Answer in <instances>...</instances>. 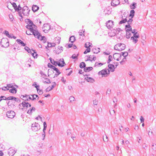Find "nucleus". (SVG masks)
Masks as SVG:
<instances>
[{
	"instance_id": "15",
	"label": "nucleus",
	"mask_w": 156,
	"mask_h": 156,
	"mask_svg": "<svg viewBox=\"0 0 156 156\" xmlns=\"http://www.w3.org/2000/svg\"><path fill=\"white\" fill-rule=\"evenodd\" d=\"M108 67L111 72H113L114 71L115 68L113 65L109 64L108 65Z\"/></svg>"
},
{
	"instance_id": "61",
	"label": "nucleus",
	"mask_w": 156,
	"mask_h": 156,
	"mask_svg": "<svg viewBox=\"0 0 156 156\" xmlns=\"http://www.w3.org/2000/svg\"><path fill=\"white\" fill-rule=\"evenodd\" d=\"M4 34L7 36H8L9 35V32L7 30H5L4 32Z\"/></svg>"
},
{
	"instance_id": "50",
	"label": "nucleus",
	"mask_w": 156,
	"mask_h": 156,
	"mask_svg": "<svg viewBox=\"0 0 156 156\" xmlns=\"http://www.w3.org/2000/svg\"><path fill=\"white\" fill-rule=\"evenodd\" d=\"M112 57L111 55H109L108 57V61L107 63H109L110 61L112 60Z\"/></svg>"
},
{
	"instance_id": "34",
	"label": "nucleus",
	"mask_w": 156,
	"mask_h": 156,
	"mask_svg": "<svg viewBox=\"0 0 156 156\" xmlns=\"http://www.w3.org/2000/svg\"><path fill=\"white\" fill-rule=\"evenodd\" d=\"M26 95H27L26 94H25V95H21V97L22 98V99L23 100L28 101V97H26Z\"/></svg>"
},
{
	"instance_id": "32",
	"label": "nucleus",
	"mask_w": 156,
	"mask_h": 156,
	"mask_svg": "<svg viewBox=\"0 0 156 156\" xmlns=\"http://www.w3.org/2000/svg\"><path fill=\"white\" fill-rule=\"evenodd\" d=\"M86 64L85 62H81L80 65V67L81 68H83L85 67Z\"/></svg>"
},
{
	"instance_id": "51",
	"label": "nucleus",
	"mask_w": 156,
	"mask_h": 156,
	"mask_svg": "<svg viewBox=\"0 0 156 156\" xmlns=\"http://www.w3.org/2000/svg\"><path fill=\"white\" fill-rule=\"evenodd\" d=\"M53 85H52L51 87L50 88L52 90L53 88H54L56 85V83L55 82H53L52 83Z\"/></svg>"
},
{
	"instance_id": "38",
	"label": "nucleus",
	"mask_w": 156,
	"mask_h": 156,
	"mask_svg": "<svg viewBox=\"0 0 156 156\" xmlns=\"http://www.w3.org/2000/svg\"><path fill=\"white\" fill-rule=\"evenodd\" d=\"M24 49H25V50L26 51H27L28 53H31V51L30 49V48L27 47H25Z\"/></svg>"
},
{
	"instance_id": "8",
	"label": "nucleus",
	"mask_w": 156,
	"mask_h": 156,
	"mask_svg": "<svg viewBox=\"0 0 156 156\" xmlns=\"http://www.w3.org/2000/svg\"><path fill=\"white\" fill-rule=\"evenodd\" d=\"M120 3L119 0H112L111 3V5L114 7L120 4Z\"/></svg>"
},
{
	"instance_id": "45",
	"label": "nucleus",
	"mask_w": 156,
	"mask_h": 156,
	"mask_svg": "<svg viewBox=\"0 0 156 156\" xmlns=\"http://www.w3.org/2000/svg\"><path fill=\"white\" fill-rule=\"evenodd\" d=\"M45 136V132H42V133L41 137H42V140H44Z\"/></svg>"
},
{
	"instance_id": "13",
	"label": "nucleus",
	"mask_w": 156,
	"mask_h": 156,
	"mask_svg": "<svg viewBox=\"0 0 156 156\" xmlns=\"http://www.w3.org/2000/svg\"><path fill=\"white\" fill-rule=\"evenodd\" d=\"M107 74V71L105 69H103L98 73L99 75H101L102 76H105V75Z\"/></svg>"
},
{
	"instance_id": "4",
	"label": "nucleus",
	"mask_w": 156,
	"mask_h": 156,
	"mask_svg": "<svg viewBox=\"0 0 156 156\" xmlns=\"http://www.w3.org/2000/svg\"><path fill=\"white\" fill-rule=\"evenodd\" d=\"M40 129V126L38 123L36 122L32 124L31 126V129L32 130L36 132L37 131Z\"/></svg>"
},
{
	"instance_id": "16",
	"label": "nucleus",
	"mask_w": 156,
	"mask_h": 156,
	"mask_svg": "<svg viewBox=\"0 0 156 156\" xmlns=\"http://www.w3.org/2000/svg\"><path fill=\"white\" fill-rule=\"evenodd\" d=\"M26 22L27 24V25H33V26H34V27H36V26L33 24V22L29 19H27L26 20Z\"/></svg>"
},
{
	"instance_id": "26",
	"label": "nucleus",
	"mask_w": 156,
	"mask_h": 156,
	"mask_svg": "<svg viewBox=\"0 0 156 156\" xmlns=\"http://www.w3.org/2000/svg\"><path fill=\"white\" fill-rule=\"evenodd\" d=\"M136 3L135 2H133V3L130 5V7L131 9H134L136 8Z\"/></svg>"
},
{
	"instance_id": "54",
	"label": "nucleus",
	"mask_w": 156,
	"mask_h": 156,
	"mask_svg": "<svg viewBox=\"0 0 156 156\" xmlns=\"http://www.w3.org/2000/svg\"><path fill=\"white\" fill-rule=\"evenodd\" d=\"M84 30L83 31V32L82 31V30H81V31H80L79 32V34L80 35V36H82L83 35V36H84Z\"/></svg>"
},
{
	"instance_id": "49",
	"label": "nucleus",
	"mask_w": 156,
	"mask_h": 156,
	"mask_svg": "<svg viewBox=\"0 0 156 156\" xmlns=\"http://www.w3.org/2000/svg\"><path fill=\"white\" fill-rule=\"evenodd\" d=\"M152 146V149L153 150L156 151V144H153Z\"/></svg>"
},
{
	"instance_id": "60",
	"label": "nucleus",
	"mask_w": 156,
	"mask_h": 156,
	"mask_svg": "<svg viewBox=\"0 0 156 156\" xmlns=\"http://www.w3.org/2000/svg\"><path fill=\"white\" fill-rule=\"evenodd\" d=\"M40 74H41V76H44L45 77H46L47 76L46 75L44 74L42 71H40Z\"/></svg>"
},
{
	"instance_id": "43",
	"label": "nucleus",
	"mask_w": 156,
	"mask_h": 156,
	"mask_svg": "<svg viewBox=\"0 0 156 156\" xmlns=\"http://www.w3.org/2000/svg\"><path fill=\"white\" fill-rule=\"evenodd\" d=\"M127 21V20L126 19H124L122 20H121L119 22V24H121L123 23H124L126 22Z\"/></svg>"
},
{
	"instance_id": "37",
	"label": "nucleus",
	"mask_w": 156,
	"mask_h": 156,
	"mask_svg": "<svg viewBox=\"0 0 156 156\" xmlns=\"http://www.w3.org/2000/svg\"><path fill=\"white\" fill-rule=\"evenodd\" d=\"M44 128L43 130V132H45V131L47 128V125L46 122H44Z\"/></svg>"
},
{
	"instance_id": "53",
	"label": "nucleus",
	"mask_w": 156,
	"mask_h": 156,
	"mask_svg": "<svg viewBox=\"0 0 156 156\" xmlns=\"http://www.w3.org/2000/svg\"><path fill=\"white\" fill-rule=\"evenodd\" d=\"M126 61V58L125 57L124 58L122 61L120 62V63L121 64H123V62H125Z\"/></svg>"
},
{
	"instance_id": "6",
	"label": "nucleus",
	"mask_w": 156,
	"mask_h": 156,
	"mask_svg": "<svg viewBox=\"0 0 156 156\" xmlns=\"http://www.w3.org/2000/svg\"><path fill=\"white\" fill-rule=\"evenodd\" d=\"M15 112L12 111H8L7 112L6 115L10 119H12L15 116Z\"/></svg>"
},
{
	"instance_id": "47",
	"label": "nucleus",
	"mask_w": 156,
	"mask_h": 156,
	"mask_svg": "<svg viewBox=\"0 0 156 156\" xmlns=\"http://www.w3.org/2000/svg\"><path fill=\"white\" fill-rule=\"evenodd\" d=\"M103 140L104 142H107L108 141V137L106 135H105V136H103Z\"/></svg>"
},
{
	"instance_id": "24",
	"label": "nucleus",
	"mask_w": 156,
	"mask_h": 156,
	"mask_svg": "<svg viewBox=\"0 0 156 156\" xmlns=\"http://www.w3.org/2000/svg\"><path fill=\"white\" fill-rule=\"evenodd\" d=\"M126 37L127 38H129L131 37V32H130V31L126 30Z\"/></svg>"
},
{
	"instance_id": "25",
	"label": "nucleus",
	"mask_w": 156,
	"mask_h": 156,
	"mask_svg": "<svg viewBox=\"0 0 156 156\" xmlns=\"http://www.w3.org/2000/svg\"><path fill=\"white\" fill-rule=\"evenodd\" d=\"M85 79L88 82L93 83L94 81V80L91 77H87V78H85Z\"/></svg>"
},
{
	"instance_id": "12",
	"label": "nucleus",
	"mask_w": 156,
	"mask_h": 156,
	"mask_svg": "<svg viewBox=\"0 0 156 156\" xmlns=\"http://www.w3.org/2000/svg\"><path fill=\"white\" fill-rule=\"evenodd\" d=\"M51 63L53 65L56 66L57 65H58L59 66L61 67H63L64 66V65L61 66V64L58 62V61H55L54 59L52 60V61L51 62Z\"/></svg>"
},
{
	"instance_id": "20",
	"label": "nucleus",
	"mask_w": 156,
	"mask_h": 156,
	"mask_svg": "<svg viewBox=\"0 0 156 156\" xmlns=\"http://www.w3.org/2000/svg\"><path fill=\"white\" fill-rule=\"evenodd\" d=\"M39 9V7L36 5H33L32 7V9L33 11L35 12Z\"/></svg>"
},
{
	"instance_id": "17",
	"label": "nucleus",
	"mask_w": 156,
	"mask_h": 156,
	"mask_svg": "<svg viewBox=\"0 0 156 156\" xmlns=\"http://www.w3.org/2000/svg\"><path fill=\"white\" fill-rule=\"evenodd\" d=\"M35 87L36 88L37 92L39 94H42L43 93V91L42 90H39V85L37 86L36 85L35 86Z\"/></svg>"
},
{
	"instance_id": "48",
	"label": "nucleus",
	"mask_w": 156,
	"mask_h": 156,
	"mask_svg": "<svg viewBox=\"0 0 156 156\" xmlns=\"http://www.w3.org/2000/svg\"><path fill=\"white\" fill-rule=\"evenodd\" d=\"M32 55L34 58H37V55H38L35 52L32 53Z\"/></svg>"
},
{
	"instance_id": "23",
	"label": "nucleus",
	"mask_w": 156,
	"mask_h": 156,
	"mask_svg": "<svg viewBox=\"0 0 156 156\" xmlns=\"http://www.w3.org/2000/svg\"><path fill=\"white\" fill-rule=\"evenodd\" d=\"M16 41L18 44H21V45L22 46H25L26 45V44L24 43L20 39H17L16 40Z\"/></svg>"
},
{
	"instance_id": "52",
	"label": "nucleus",
	"mask_w": 156,
	"mask_h": 156,
	"mask_svg": "<svg viewBox=\"0 0 156 156\" xmlns=\"http://www.w3.org/2000/svg\"><path fill=\"white\" fill-rule=\"evenodd\" d=\"M48 67L50 68H51L52 69L53 68H54V67L55 66L52 65L50 63H48Z\"/></svg>"
},
{
	"instance_id": "63",
	"label": "nucleus",
	"mask_w": 156,
	"mask_h": 156,
	"mask_svg": "<svg viewBox=\"0 0 156 156\" xmlns=\"http://www.w3.org/2000/svg\"><path fill=\"white\" fill-rule=\"evenodd\" d=\"M111 92V89L109 88L108 89L107 92H106L107 94H108L109 95L110 94Z\"/></svg>"
},
{
	"instance_id": "14",
	"label": "nucleus",
	"mask_w": 156,
	"mask_h": 156,
	"mask_svg": "<svg viewBox=\"0 0 156 156\" xmlns=\"http://www.w3.org/2000/svg\"><path fill=\"white\" fill-rule=\"evenodd\" d=\"M96 59V57L95 56L93 55H90L89 56L88 58L87 59V60H89L91 62L93 60H95Z\"/></svg>"
},
{
	"instance_id": "5",
	"label": "nucleus",
	"mask_w": 156,
	"mask_h": 156,
	"mask_svg": "<svg viewBox=\"0 0 156 156\" xmlns=\"http://www.w3.org/2000/svg\"><path fill=\"white\" fill-rule=\"evenodd\" d=\"M30 10L27 6H24L22 9V13L24 16H28L29 14Z\"/></svg>"
},
{
	"instance_id": "29",
	"label": "nucleus",
	"mask_w": 156,
	"mask_h": 156,
	"mask_svg": "<svg viewBox=\"0 0 156 156\" xmlns=\"http://www.w3.org/2000/svg\"><path fill=\"white\" fill-rule=\"evenodd\" d=\"M75 37L73 36L70 37L69 39V41L71 43H73L75 41Z\"/></svg>"
},
{
	"instance_id": "40",
	"label": "nucleus",
	"mask_w": 156,
	"mask_h": 156,
	"mask_svg": "<svg viewBox=\"0 0 156 156\" xmlns=\"http://www.w3.org/2000/svg\"><path fill=\"white\" fill-rule=\"evenodd\" d=\"M133 37H134L136 39L139 38V34H138L137 32H136V33H135L134 34H133Z\"/></svg>"
},
{
	"instance_id": "31",
	"label": "nucleus",
	"mask_w": 156,
	"mask_h": 156,
	"mask_svg": "<svg viewBox=\"0 0 156 156\" xmlns=\"http://www.w3.org/2000/svg\"><path fill=\"white\" fill-rule=\"evenodd\" d=\"M135 13V11L134 10H131L130 12V13L129 14V16L131 17V18H133L134 15Z\"/></svg>"
},
{
	"instance_id": "46",
	"label": "nucleus",
	"mask_w": 156,
	"mask_h": 156,
	"mask_svg": "<svg viewBox=\"0 0 156 156\" xmlns=\"http://www.w3.org/2000/svg\"><path fill=\"white\" fill-rule=\"evenodd\" d=\"M69 100L70 102H72L75 100V98L74 97L71 96H70L69 98Z\"/></svg>"
},
{
	"instance_id": "10",
	"label": "nucleus",
	"mask_w": 156,
	"mask_h": 156,
	"mask_svg": "<svg viewBox=\"0 0 156 156\" xmlns=\"http://www.w3.org/2000/svg\"><path fill=\"white\" fill-rule=\"evenodd\" d=\"M22 106L24 107L28 108V107H30L31 105L29 103L26 101H23L22 103H21Z\"/></svg>"
},
{
	"instance_id": "30",
	"label": "nucleus",
	"mask_w": 156,
	"mask_h": 156,
	"mask_svg": "<svg viewBox=\"0 0 156 156\" xmlns=\"http://www.w3.org/2000/svg\"><path fill=\"white\" fill-rule=\"evenodd\" d=\"M91 44H92L90 42H87L85 44V47L86 48H90V47L91 46Z\"/></svg>"
},
{
	"instance_id": "22",
	"label": "nucleus",
	"mask_w": 156,
	"mask_h": 156,
	"mask_svg": "<svg viewBox=\"0 0 156 156\" xmlns=\"http://www.w3.org/2000/svg\"><path fill=\"white\" fill-rule=\"evenodd\" d=\"M35 110V108L34 107H33L31 109H29L27 112V113L29 114H31L32 112H34Z\"/></svg>"
},
{
	"instance_id": "58",
	"label": "nucleus",
	"mask_w": 156,
	"mask_h": 156,
	"mask_svg": "<svg viewBox=\"0 0 156 156\" xmlns=\"http://www.w3.org/2000/svg\"><path fill=\"white\" fill-rule=\"evenodd\" d=\"M93 103L94 105H97L98 104V101L96 99L94 100L93 101Z\"/></svg>"
},
{
	"instance_id": "56",
	"label": "nucleus",
	"mask_w": 156,
	"mask_h": 156,
	"mask_svg": "<svg viewBox=\"0 0 156 156\" xmlns=\"http://www.w3.org/2000/svg\"><path fill=\"white\" fill-rule=\"evenodd\" d=\"M141 123H143L144 122V119L142 116H141L140 119Z\"/></svg>"
},
{
	"instance_id": "11",
	"label": "nucleus",
	"mask_w": 156,
	"mask_h": 156,
	"mask_svg": "<svg viewBox=\"0 0 156 156\" xmlns=\"http://www.w3.org/2000/svg\"><path fill=\"white\" fill-rule=\"evenodd\" d=\"M54 52L56 54H59L62 52V50H60V46H58L57 47L55 48Z\"/></svg>"
},
{
	"instance_id": "3",
	"label": "nucleus",
	"mask_w": 156,
	"mask_h": 156,
	"mask_svg": "<svg viewBox=\"0 0 156 156\" xmlns=\"http://www.w3.org/2000/svg\"><path fill=\"white\" fill-rule=\"evenodd\" d=\"M0 44L2 47L3 48H6L9 46L8 40L6 38H2L0 42Z\"/></svg>"
},
{
	"instance_id": "62",
	"label": "nucleus",
	"mask_w": 156,
	"mask_h": 156,
	"mask_svg": "<svg viewBox=\"0 0 156 156\" xmlns=\"http://www.w3.org/2000/svg\"><path fill=\"white\" fill-rule=\"evenodd\" d=\"M13 100V97L10 96L7 98V100Z\"/></svg>"
},
{
	"instance_id": "9",
	"label": "nucleus",
	"mask_w": 156,
	"mask_h": 156,
	"mask_svg": "<svg viewBox=\"0 0 156 156\" xmlns=\"http://www.w3.org/2000/svg\"><path fill=\"white\" fill-rule=\"evenodd\" d=\"M113 25V21L112 20H108L106 23V26L108 28L112 27Z\"/></svg>"
},
{
	"instance_id": "44",
	"label": "nucleus",
	"mask_w": 156,
	"mask_h": 156,
	"mask_svg": "<svg viewBox=\"0 0 156 156\" xmlns=\"http://www.w3.org/2000/svg\"><path fill=\"white\" fill-rule=\"evenodd\" d=\"M90 48H87V49L84 51V54H86L88 52H89L90 51Z\"/></svg>"
},
{
	"instance_id": "28",
	"label": "nucleus",
	"mask_w": 156,
	"mask_h": 156,
	"mask_svg": "<svg viewBox=\"0 0 156 156\" xmlns=\"http://www.w3.org/2000/svg\"><path fill=\"white\" fill-rule=\"evenodd\" d=\"M126 30L132 31V28L130 25H126Z\"/></svg>"
},
{
	"instance_id": "18",
	"label": "nucleus",
	"mask_w": 156,
	"mask_h": 156,
	"mask_svg": "<svg viewBox=\"0 0 156 156\" xmlns=\"http://www.w3.org/2000/svg\"><path fill=\"white\" fill-rule=\"evenodd\" d=\"M16 153V152L13 149H11L9 150V151L8 154L9 155H11V156H13Z\"/></svg>"
},
{
	"instance_id": "1",
	"label": "nucleus",
	"mask_w": 156,
	"mask_h": 156,
	"mask_svg": "<svg viewBox=\"0 0 156 156\" xmlns=\"http://www.w3.org/2000/svg\"><path fill=\"white\" fill-rule=\"evenodd\" d=\"M26 27L29 29L34 36L40 40H43L44 43L46 42V39L45 37L42 36L40 33L36 29L37 27H34L31 25H27Z\"/></svg>"
},
{
	"instance_id": "19",
	"label": "nucleus",
	"mask_w": 156,
	"mask_h": 156,
	"mask_svg": "<svg viewBox=\"0 0 156 156\" xmlns=\"http://www.w3.org/2000/svg\"><path fill=\"white\" fill-rule=\"evenodd\" d=\"M93 69V68L92 67H85L84 69V71L86 72H89L90 70H91Z\"/></svg>"
},
{
	"instance_id": "35",
	"label": "nucleus",
	"mask_w": 156,
	"mask_h": 156,
	"mask_svg": "<svg viewBox=\"0 0 156 156\" xmlns=\"http://www.w3.org/2000/svg\"><path fill=\"white\" fill-rule=\"evenodd\" d=\"M45 80H46V81H43L44 83H51L50 80L49 79L47 78H44Z\"/></svg>"
},
{
	"instance_id": "27",
	"label": "nucleus",
	"mask_w": 156,
	"mask_h": 156,
	"mask_svg": "<svg viewBox=\"0 0 156 156\" xmlns=\"http://www.w3.org/2000/svg\"><path fill=\"white\" fill-rule=\"evenodd\" d=\"M10 92L13 94H16L17 92V90L16 89V88L13 87L12 89H10L9 90Z\"/></svg>"
},
{
	"instance_id": "2",
	"label": "nucleus",
	"mask_w": 156,
	"mask_h": 156,
	"mask_svg": "<svg viewBox=\"0 0 156 156\" xmlns=\"http://www.w3.org/2000/svg\"><path fill=\"white\" fill-rule=\"evenodd\" d=\"M126 45L123 43H119L116 44L114 47L115 50L122 51L125 49L126 48Z\"/></svg>"
},
{
	"instance_id": "59",
	"label": "nucleus",
	"mask_w": 156,
	"mask_h": 156,
	"mask_svg": "<svg viewBox=\"0 0 156 156\" xmlns=\"http://www.w3.org/2000/svg\"><path fill=\"white\" fill-rule=\"evenodd\" d=\"M114 133L115 134H117V135L119 134L118 130L117 129L115 128L114 130Z\"/></svg>"
},
{
	"instance_id": "39",
	"label": "nucleus",
	"mask_w": 156,
	"mask_h": 156,
	"mask_svg": "<svg viewBox=\"0 0 156 156\" xmlns=\"http://www.w3.org/2000/svg\"><path fill=\"white\" fill-rule=\"evenodd\" d=\"M113 100V102L115 103V104L114 105V107H115L116 106V103L117 101V99L115 97L114 98Z\"/></svg>"
},
{
	"instance_id": "57",
	"label": "nucleus",
	"mask_w": 156,
	"mask_h": 156,
	"mask_svg": "<svg viewBox=\"0 0 156 156\" xmlns=\"http://www.w3.org/2000/svg\"><path fill=\"white\" fill-rule=\"evenodd\" d=\"M67 133L68 136H70L71 135V133L70 129H68L67 130Z\"/></svg>"
},
{
	"instance_id": "21",
	"label": "nucleus",
	"mask_w": 156,
	"mask_h": 156,
	"mask_svg": "<svg viewBox=\"0 0 156 156\" xmlns=\"http://www.w3.org/2000/svg\"><path fill=\"white\" fill-rule=\"evenodd\" d=\"M58 62L59 63L61 66L64 65V66L66 65L64 60L63 58L60 59L58 61Z\"/></svg>"
},
{
	"instance_id": "33",
	"label": "nucleus",
	"mask_w": 156,
	"mask_h": 156,
	"mask_svg": "<svg viewBox=\"0 0 156 156\" xmlns=\"http://www.w3.org/2000/svg\"><path fill=\"white\" fill-rule=\"evenodd\" d=\"M100 49L99 48H98L97 49L95 48L92 51H93L94 53L97 54L100 52V51L99 50Z\"/></svg>"
},
{
	"instance_id": "55",
	"label": "nucleus",
	"mask_w": 156,
	"mask_h": 156,
	"mask_svg": "<svg viewBox=\"0 0 156 156\" xmlns=\"http://www.w3.org/2000/svg\"><path fill=\"white\" fill-rule=\"evenodd\" d=\"M2 90H9V88L7 87H4L2 88Z\"/></svg>"
},
{
	"instance_id": "64",
	"label": "nucleus",
	"mask_w": 156,
	"mask_h": 156,
	"mask_svg": "<svg viewBox=\"0 0 156 156\" xmlns=\"http://www.w3.org/2000/svg\"><path fill=\"white\" fill-rule=\"evenodd\" d=\"M133 19H129L128 21H127L129 25H130L133 21Z\"/></svg>"
},
{
	"instance_id": "7",
	"label": "nucleus",
	"mask_w": 156,
	"mask_h": 156,
	"mask_svg": "<svg viewBox=\"0 0 156 156\" xmlns=\"http://www.w3.org/2000/svg\"><path fill=\"white\" fill-rule=\"evenodd\" d=\"M43 29H44L43 31L45 32H47L48 31L51 29V27L50 24L49 23H46L44 24Z\"/></svg>"
},
{
	"instance_id": "41",
	"label": "nucleus",
	"mask_w": 156,
	"mask_h": 156,
	"mask_svg": "<svg viewBox=\"0 0 156 156\" xmlns=\"http://www.w3.org/2000/svg\"><path fill=\"white\" fill-rule=\"evenodd\" d=\"M121 53L122 54V55L124 57H126L128 55V53L127 52H122Z\"/></svg>"
},
{
	"instance_id": "42",
	"label": "nucleus",
	"mask_w": 156,
	"mask_h": 156,
	"mask_svg": "<svg viewBox=\"0 0 156 156\" xmlns=\"http://www.w3.org/2000/svg\"><path fill=\"white\" fill-rule=\"evenodd\" d=\"M21 7L20 5H19L18 7H17V6L15 9V10L16 11H18L20 10H21Z\"/></svg>"
},
{
	"instance_id": "36",
	"label": "nucleus",
	"mask_w": 156,
	"mask_h": 156,
	"mask_svg": "<svg viewBox=\"0 0 156 156\" xmlns=\"http://www.w3.org/2000/svg\"><path fill=\"white\" fill-rule=\"evenodd\" d=\"M135 38L134 37H131V40H133V42L134 43V44H135L138 41V40L136 39H135Z\"/></svg>"
}]
</instances>
